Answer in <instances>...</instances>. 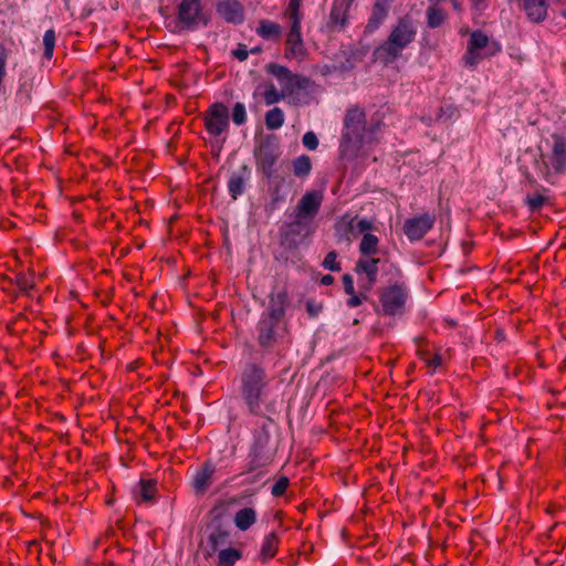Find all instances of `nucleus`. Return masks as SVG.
Listing matches in <instances>:
<instances>
[{
  "instance_id": "f257e3e1",
  "label": "nucleus",
  "mask_w": 566,
  "mask_h": 566,
  "mask_svg": "<svg viewBox=\"0 0 566 566\" xmlns=\"http://www.w3.org/2000/svg\"><path fill=\"white\" fill-rule=\"evenodd\" d=\"M379 130L378 123L367 125L363 109L352 107L346 112L344 127L339 145V153L343 159L353 160L357 158L365 145L376 140Z\"/></svg>"
},
{
  "instance_id": "f03ea898",
  "label": "nucleus",
  "mask_w": 566,
  "mask_h": 566,
  "mask_svg": "<svg viewBox=\"0 0 566 566\" xmlns=\"http://www.w3.org/2000/svg\"><path fill=\"white\" fill-rule=\"evenodd\" d=\"M285 293L273 296L270 310L263 312L256 325V340L263 350H269L286 333V324L283 321Z\"/></svg>"
},
{
  "instance_id": "7ed1b4c3",
  "label": "nucleus",
  "mask_w": 566,
  "mask_h": 566,
  "mask_svg": "<svg viewBox=\"0 0 566 566\" xmlns=\"http://www.w3.org/2000/svg\"><path fill=\"white\" fill-rule=\"evenodd\" d=\"M269 377L256 363H248L240 374V389L243 400L253 415L261 413V405L268 397Z\"/></svg>"
},
{
  "instance_id": "20e7f679",
  "label": "nucleus",
  "mask_w": 566,
  "mask_h": 566,
  "mask_svg": "<svg viewBox=\"0 0 566 566\" xmlns=\"http://www.w3.org/2000/svg\"><path fill=\"white\" fill-rule=\"evenodd\" d=\"M417 30L411 20L403 18L390 32L387 41L379 45L374 55L384 64L394 63L402 51L415 40Z\"/></svg>"
},
{
  "instance_id": "39448f33",
  "label": "nucleus",
  "mask_w": 566,
  "mask_h": 566,
  "mask_svg": "<svg viewBox=\"0 0 566 566\" xmlns=\"http://www.w3.org/2000/svg\"><path fill=\"white\" fill-rule=\"evenodd\" d=\"M271 420L265 418L263 419L259 429H256L254 432L253 443L249 454V471H254L259 468L266 467L274 457L275 447L271 441Z\"/></svg>"
},
{
  "instance_id": "423d86ee",
  "label": "nucleus",
  "mask_w": 566,
  "mask_h": 566,
  "mask_svg": "<svg viewBox=\"0 0 566 566\" xmlns=\"http://www.w3.org/2000/svg\"><path fill=\"white\" fill-rule=\"evenodd\" d=\"M301 6L302 0H290L285 13L291 21V29L286 38V56L294 59H301L305 53L301 34V21L303 18Z\"/></svg>"
},
{
  "instance_id": "0eeeda50",
  "label": "nucleus",
  "mask_w": 566,
  "mask_h": 566,
  "mask_svg": "<svg viewBox=\"0 0 566 566\" xmlns=\"http://www.w3.org/2000/svg\"><path fill=\"white\" fill-rule=\"evenodd\" d=\"M265 69L268 73L279 81L281 92L286 97L294 95L301 90H306L311 82L307 77L293 74L287 67L276 63H270Z\"/></svg>"
},
{
  "instance_id": "6e6552de",
  "label": "nucleus",
  "mask_w": 566,
  "mask_h": 566,
  "mask_svg": "<svg viewBox=\"0 0 566 566\" xmlns=\"http://www.w3.org/2000/svg\"><path fill=\"white\" fill-rule=\"evenodd\" d=\"M408 297L407 287L402 283L387 286L380 293L379 300L385 315L401 314Z\"/></svg>"
},
{
  "instance_id": "1a4fd4ad",
  "label": "nucleus",
  "mask_w": 566,
  "mask_h": 566,
  "mask_svg": "<svg viewBox=\"0 0 566 566\" xmlns=\"http://www.w3.org/2000/svg\"><path fill=\"white\" fill-rule=\"evenodd\" d=\"M280 155L277 143L269 137L261 139L255 147L254 157L258 169H260L266 178L272 176L273 166Z\"/></svg>"
},
{
  "instance_id": "9d476101",
  "label": "nucleus",
  "mask_w": 566,
  "mask_h": 566,
  "mask_svg": "<svg viewBox=\"0 0 566 566\" xmlns=\"http://www.w3.org/2000/svg\"><path fill=\"white\" fill-rule=\"evenodd\" d=\"M500 48L495 45L494 50H489V38L481 31H474L470 35L468 49L464 55L465 64L475 66L482 59L494 54Z\"/></svg>"
},
{
  "instance_id": "9b49d317",
  "label": "nucleus",
  "mask_w": 566,
  "mask_h": 566,
  "mask_svg": "<svg viewBox=\"0 0 566 566\" xmlns=\"http://www.w3.org/2000/svg\"><path fill=\"white\" fill-rule=\"evenodd\" d=\"M227 506L223 502H220L211 510L213 516L211 522V533L208 542L211 546L212 552H217L220 547L226 546L229 542L230 532L222 523V515L224 514Z\"/></svg>"
},
{
  "instance_id": "f8f14e48",
  "label": "nucleus",
  "mask_w": 566,
  "mask_h": 566,
  "mask_svg": "<svg viewBox=\"0 0 566 566\" xmlns=\"http://www.w3.org/2000/svg\"><path fill=\"white\" fill-rule=\"evenodd\" d=\"M205 126L214 137L220 136L229 128V111L222 103L212 104L205 116Z\"/></svg>"
},
{
  "instance_id": "ddd939ff",
  "label": "nucleus",
  "mask_w": 566,
  "mask_h": 566,
  "mask_svg": "<svg viewBox=\"0 0 566 566\" xmlns=\"http://www.w3.org/2000/svg\"><path fill=\"white\" fill-rule=\"evenodd\" d=\"M313 232L310 221L296 217V220L282 228L283 244L296 248Z\"/></svg>"
},
{
  "instance_id": "4468645a",
  "label": "nucleus",
  "mask_w": 566,
  "mask_h": 566,
  "mask_svg": "<svg viewBox=\"0 0 566 566\" xmlns=\"http://www.w3.org/2000/svg\"><path fill=\"white\" fill-rule=\"evenodd\" d=\"M434 222L436 216L428 212L409 218L403 223V233L410 241H418L432 229Z\"/></svg>"
},
{
  "instance_id": "2eb2a0df",
  "label": "nucleus",
  "mask_w": 566,
  "mask_h": 566,
  "mask_svg": "<svg viewBox=\"0 0 566 566\" xmlns=\"http://www.w3.org/2000/svg\"><path fill=\"white\" fill-rule=\"evenodd\" d=\"M373 228L371 221L367 219L343 217L335 226L336 235L339 240L350 241L352 235L364 233Z\"/></svg>"
},
{
  "instance_id": "dca6fc26",
  "label": "nucleus",
  "mask_w": 566,
  "mask_h": 566,
  "mask_svg": "<svg viewBox=\"0 0 566 566\" xmlns=\"http://www.w3.org/2000/svg\"><path fill=\"white\" fill-rule=\"evenodd\" d=\"M380 259L374 256H361L355 265V272L361 276L365 275V281L360 283V290L370 291L378 276V264Z\"/></svg>"
},
{
  "instance_id": "f3484780",
  "label": "nucleus",
  "mask_w": 566,
  "mask_h": 566,
  "mask_svg": "<svg viewBox=\"0 0 566 566\" xmlns=\"http://www.w3.org/2000/svg\"><path fill=\"white\" fill-rule=\"evenodd\" d=\"M200 0H181L178 4V20L187 29L193 30L201 19Z\"/></svg>"
},
{
  "instance_id": "a211bd4d",
  "label": "nucleus",
  "mask_w": 566,
  "mask_h": 566,
  "mask_svg": "<svg viewBox=\"0 0 566 566\" xmlns=\"http://www.w3.org/2000/svg\"><path fill=\"white\" fill-rule=\"evenodd\" d=\"M521 9L527 19L534 23L543 22L548 15V8L552 3L560 0H520Z\"/></svg>"
},
{
  "instance_id": "6ab92c4d",
  "label": "nucleus",
  "mask_w": 566,
  "mask_h": 566,
  "mask_svg": "<svg viewBox=\"0 0 566 566\" xmlns=\"http://www.w3.org/2000/svg\"><path fill=\"white\" fill-rule=\"evenodd\" d=\"M322 199L323 197L318 191H307L298 201L296 217L312 220L319 210Z\"/></svg>"
},
{
  "instance_id": "aec40b11",
  "label": "nucleus",
  "mask_w": 566,
  "mask_h": 566,
  "mask_svg": "<svg viewBox=\"0 0 566 566\" xmlns=\"http://www.w3.org/2000/svg\"><path fill=\"white\" fill-rule=\"evenodd\" d=\"M217 12L229 23L239 24L244 20L243 7L238 0L219 1Z\"/></svg>"
},
{
  "instance_id": "412c9836",
  "label": "nucleus",
  "mask_w": 566,
  "mask_h": 566,
  "mask_svg": "<svg viewBox=\"0 0 566 566\" xmlns=\"http://www.w3.org/2000/svg\"><path fill=\"white\" fill-rule=\"evenodd\" d=\"M552 139L551 164L555 172L564 174L566 171V137L553 134Z\"/></svg>"
},
{
  "instance_id": "4be33fe9",
  "label": "nucleus",
  "mask_w": 566,
  "mask_h": 566,
  "mask_svg": "<svg viewBox=\"0 0 566 566\" xmlns=\"http://www.w3.org/2000/svg\"><path fill=\"white\" fill-rule=\"evenodd\" d=\"M251 178V170L247 165H242L237 171H233L228 181V190L233 200L244 192L245 184Z\"/></svg>"
},
{
  "instance_id": "5701e85b",
  "label": "nucleus",
  "mask_w": 566,
  "mask_h": 566,
  "mask_svg": "<svg viewBox=\"0 0 566 566\" xmlns=\"http://www.w3.org/2000/svg\"><path fill=\"white\" fill-rule=\"evenodd\" d=\"M216 472V467L212 462L207 461L195 473L192 479V488L197 494H203L207 492L212 483V476Z\"/></svg>"
},
{
  "instance_id": "b1692460",
  "label": "nucleus",
  "mask_w": 566,
  "mask_h": 566,
  "mask_svg": "<svg viewBox=\"0 0 566 566\" xmlns=\"http://www.w3.org/2000/svg\"><path fill=\"white\" fill-rule=\"evenodd\" d=\"M388 14V9L385 0H376L369 20L366 24V32H375L380 24L385 21Z\"/></svg>"
},
{
  "instance_id": "393cba45",
  "label": "nucleus",
  "mask_w": 566,
  "mask_h": 566,
  "mask_svg": "<svg viewBox=\"0 0 566 566\" xmlns=\"http://www.w3.org/2000/svg\"><path fill=\"white\" fill-rule=\"evenodd\" d=\"M349 3L347 0H335L331 10V24L334 28L343 29L347 21Z\"/></svg>"
},
{
  "instance_id": "a878e982",
  "label": "nucleus",
  "mask_w": 566,
  "mask_h": 566,
  "mask_svg": "<svg viewBox=\"0 0 566 566\" xmlns=\"http://www.w3.org/2000/svg\"><path fill=\"white\" fill-rule=\"evenodd\" d=\"M256 520L258 513L253 507H243L235 513L233 523L239 531L245 532L255 524Z\"/></svg>"
},
{
  "instance_id": "bb28decb",
  "label": "nucleus",
  "mask_w": 566,
  "mask_h": 566,
  "mask_svg": "<svg viewBox=\"0 0 566 566\" xmlns=\"http://www.w3.org/2000/svg\"><path fill=\"white\" fill-rule=\"evenodd\" d=\"M155 480H140L134 490L135 497L139 501L151 502L156 494Z\"/></svg>"
},
{
  "instance_id": "cd10ccee",
  "label": "nucleus",
  "mask_w": 566,
  "mask_h": 566,
  "mask_svg": "<svg viewBox=\"0 0 566 566\" xmlns=\"http://www.w3.org/2000/svg\"><path fill=\"white\" fill-rule=\"evenodd\" d=\"M426 15L427 24L430 29H437L441 27L448 18L447 12L436 4H429L426 11Z\"/></svg>"
},
{
  "instance_id": "c85d7f7f",
  "label": "nucleus",
  "mask_w": 566,
  "mask_h": 566,
  "mask_svg": "<svg viewBox=\"0 0 566 566\" xmlns=\"http://www.w3.org/2000/svg\"><path fill=\"white\" fill-rule=\"evenodd\" d=\"M279 538L275 533L268 534L262 543L260 557L263 562L273 558L276 554Z\"/></svg>"
},
{
  "instance_id": "c756f323",
  "label": "nucleus",
  "mask_w": 566,
  "mask_h": 566,
  "mask_svg": "<svg viewBox=\"0 0 566 566\" xmlns=\"http://www.w3.org/2000/svg\"><path fill=\"white\" fill-rule=\"evenodd\" d=\"M379 239L371 233H364L359 243V252L363 256H374L378 253Z\"/></svg>"
},
{
  "instance_id": "7c9ffc66",
  "label": "nucleus",
  "mask_w": 566,
  "mask_h": 566,
  "mask_svg": "<svg viewBox=\"0 0 566 566\" xmlns=\"http://www.w3.org/2000/svg\"><path fill=\"white\" fill-rule=\"evenodd\" d=\"M242 557L241 551L230 547L219 551L218 565L219 566H233Z\"/></svg>"
},
{
  "instance_id": "2f4dec72",
  "label": "nucleus",
  "mask_w": 566,
  "mask_h": 566,
  "mask_svg": "<svg viewBox=\"0 0 566 566\" xmlns=\"http://www.w3.org/2000/svg\"><path fill=\"white\" fill-rule=\"evenodd\" d=\"M312 161L307 155L298 156L293 160V174L296 177L305 178L311 174Z\"/></svg>"
},
{
  "instance_id": "473e14b6",
  "label": "nucleus",
  "mask_w": 566,
  "mask_h": 566,
  "mask_svg": "<svg viewBox=\"0 0 566 566\" xmlns=\"http://www.w3.org/2000/svg\"><path fill=\"white\" fill-rule=\"evenodd\" d=\"M256 32L264 39H273L280 35L281 27L275 22L262 20L259 23Z\"/></svg>"
},
{
  "instance_id": "72a5a7b5",
  "label": "nucleus",
  "mask_w": 566,
  "mask_h": 566,
  "mask_svg": "<svg viewBox=\"0 0 566 566\" xmlns=\"http://www.w3.org/2000/svg\"><path fill=\"white\" fill-rule=\"evenodd\" d=\"M284 124V113L280 107H274L265 114V125L269 129H279Z\"/></svg>"
},
{
  "instance_id": "f704fd0d",
  "label": "nucleus",
  "mask_w": 566,
  "mask_h": 566,
  "mask_svg": "<svg viewBox=\"0 0 566 566\" xmlns=\"http://www.w3.org/2000/svg\"><path fill=\"white\" fill-rule=\"evenodd\" d=\"M547 190L542 188V191H535L532 195L526 196V203L532 212L541 210V208L548 202V197L544 195Z\"/></svg>"
},
{
  "instance_id": "c9c22d12",
  "label": "nucleus",
  "mask_w": 566,
  "mask_h": 566,
  "mask_svg": "<svg viewBox=\"0 0 566 566\" xmlns=\"http://www.w3.org/2000/svg\"><path fill=\"white\" fill-rule=\"evenodd\" d=\"M43 45H44V57L46 60H51L53 56V50L55 46V32L50 29L46 30L43 35Z\"/></svg>"
},
{
  "instance_id": "e433bc0d",
  "label": "nucleus",
  "mask_w": 566,
  "mask_h": 566,
  "mask_svg": "<svg viewBox=\"0 0 566 566\" xmlns=\"http://www.w3.org/2000/svg\"><path fill=\"white\" fill-rule=\"evenodd\" d=\"M285 97L286 96L281 91L279 92L273 84H271L263 93V98L266 105L276 104Z\"/></svg>"
},
{
  "instance_id": "4c0bfd02",
  "label": "nucleus",
  "mask_w": 566,
  "mask_h": 566,
  "mask_svg": "<svg viewBox=\"0 0 566 566\" xmlns=\"http://www.w3.org/2000/svg\"><path fill=\"white\" fill-rule=\"evenodd\" d=\"M232 120L235 125H242L247 122V111L243 103H235L232 109Z\"/></svg>"
},
{
  "instance_id": "58836bf2",
  "label": "nucleus",
  "mask_w": 566,
  "mask_h": 566,
  "mask_svg": "<svg viewBox=\"0 0 566 566\" xmlns=\"http://www.w3.org/2000/svg\"><path fill=\"white\" fill-rule=\"evenodd\" d=\"M323 266H324V269L333 271V272L340 271V263L337 262L336 251H329L326 254V256L323 261Z\"/></svg>"
},
{
  "instance_id": "ea45409f",
  "label": "nucleus",
  "mask_w": 566,
  "mask_h": 566,
  "mask_svg": "<svg viewBox=\"0 0 566 566\" xmlns=\"http://www.w3.org/2000/svg\"><path fill=\"white\" fill-rule=\"evenodd\" d=\"M289 486V479L285 476H281L272 486L271 493L273 496H281L285 493Z\"/></svg>"
},
{
  "instance_id": "a19ab883",
  "label": "nucleus",
  "mask_w": 566,
  "mask_h": 566,
  "mask_svg": "<svg viewBox=\"0 0 566 566\" xmlns=\"http://www.w3.org/2000/svg\"><path fill=\"white\" fill-rule=\"evenodd\" d=\"M302 143L308 150H315L318 147V138L314 132L305 133Z\"/></svg>"
},
{
  "instance_id": "79ce46f5",
  "label": "nucleus",
  "mask_w": 566,
  "mask_h": 566,
  "mask_svg": "<svg viewBox=\"0 0 566 566\" xmlns=\"http://www.w3.org/2000/svg\"><path fill=\"white\" fill-rule=\"evenodd\" d=\"M455 109L450 105L441 107L436 116V120L446 123L453 117Z\"/></svg>"
},
{
  "instance_id": "37998d69",
  "label": "nucleus",
  "mask_w": 566,
  "mask_h": 566,
  "mask_svg": "<svg viewBox=\"0 0 566 566\" xmlns=\"http://www.w3.org/2000/svg\"><path fill=\"white\" fill-rule=\"evenodd\" d=\"M366 292L365 290H361L359 294H356L355 292L353 294H349L350 297L347 300V305L349 307H357L363 303V300H366L367 296L364 294Z\"/></svg>"
},
{
  "instance_id": "c03bdc74",
  "label": "nucleus",
  "mask_w": 566,
  "mask_h": 566,
  "mask_svg": "<svg viewBox=\"0 0 566 566\" xmlns=\"http://www.w3.org/2000/svg\"><path fill=\"white\" fill-rule=\"evenodd\" d=\"M343 284L346 294H353L355 292L354 280L349 274L343 276Z\"/></svg>"
},
{
  "instance_id": "a18cd8bd",
  "label": "nucleus",
  "mask_w": 566,
  "mask_h": 566,
  "mask_svg": "<svg viewBox=\"0 0 566 566\" xmlns=\"http://www.w3.org/2000/svg\"><path fill=\"white\" fill-rule=\"evenodd\" d=\"M233 55L239 60V61H244L248 59V55H249V52L245 48V45H242L240 44L234 51H233Z\"/></svg>"
},
{
  "instance_id": "49530a36",
  "label": "nucleus",
  "mask_w": 566,
  "mask_h": 566,
  "mask_svg": "<svg viewBox=\"0 0 566 566\" xmlns=\"http://www.w3.org/2000/svg\"><path fill=\"white\" fill-rule=\"evenodd\" d=\"M424 359H426L428 366L433 367V368H437L442 363V358L439 354H436L432 358H429V359L424 358Z\"/></svg>"
},
{
  "instance_id": "de8ad7c7",
  "label": "nucleus",
  "mask_w": 566,
  "mask_h": 566,
  "mask_svg": "<svg viewBox=\"0 0 566 566\" xmlns=\"http://www.w3.org/2000/svg\"><path fill=\"white\" fill-rule=\"evenodd\" d=\"M306 307H307L308 313L312 316H316L319 313V311H321V306L319 305H315L314 302H311V301H308L306 303Z\"/></svg>"
},
{
  "instance_id": "09e8293b",
  "label": "nucleus",
  "mask_w": 566,
  "mask_h": 566,
  "mask_svg": "<svg viewBox=\"0 0 566 566\" xmlns=\"http://www.w3.org/2000/svg\"><path fill=\"white\" fill-rule=\"evenodd\" d=\"M333 282L334 277L331 274H326L321 279V283L326 286L333 284Z\"/></svg>"
},
{
  "instance_id": "8fccbe9b",
  "label": "nucleus",
  "mask_w": 566,
  "mask_h": 566,
  "mask_svg": "<svg viewBox=\"0 0 566 566\" xmlns=\"http://www.w3.org/2000/svg\"><path fill=\"white\" fill-rule=\"evenodd\" d=\"M451 1V4L453 7V9L455 11H461L462 10V7H461V3L459 2V0H450Z\"/></svg>"
},
{
  "instance_id": "3c124183",
  "label": "nucleus",
  "mask_w": 566,
  "mask_h": 566,
  "mask_svg": "<svg viewBox=\"0 0 566 566\" xmlns=\"http://www.w3.org/2000/svg\"><path fill=\"white\" fill-rule=\"evenodd\" d=\"M563 14H564V17L566 18V12H564Z\"/></svg>"
}]
</instances>
